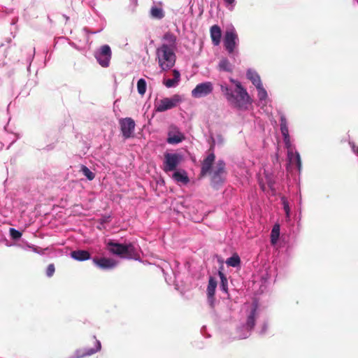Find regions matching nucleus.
<instances>
[{"label":"nucleus","instance_id":"obj_17","mask_svg":"<svg viewBox=\"0 0 358 358\" xmlns=\"http://www.w3.org/2000/svg\"><path fill=\"white\" fill-rule=\"evenodd\" d=\"M173 78L164 80L163 83L166 87H169V88L173 87L176 86L178 85V83H179L180 78V72L178 70L174 69L173 71Z\"/></svg>","mask_w":358,"mask_h":358},{"label":"nucleus","instance_id":"obj_30","mask_svg":"<svg viewBox=\"0 0 358 358\" xmlns=\"http://www.w3.org/2000/svg\"><path fill=\"white\" fill-rule=\"evenodd\" d=\"M255 310H253L252 311V313H250V315L248 316V320H247V327L250 329H253V327L255 325Z\"/></svg>","mask_w":358,"mask_h":358},{"label":"nucleus","instance_id":"obj_35","mask_svg":"<svg viewBox=\"0 0 358 358\" xmlns=\"http://www.w3.org/2000/svg\"><path fill=\"white\" fill-rule=\"evenodd\" d=\"M280 128L288 126L287 120L286 117H285V115L280 116Z\"/></svg>","mask_w":358,"mask_h":358},{"label":"nucleus","instance_id":"obj_21","mask_svg":"<svg viewBox=\"0 0 358 358\" xmlns=\"http://www.w3.org/2000/svg\"><path fill=\"white\" fill-rule=\"evenodd\" d=\"M217 287V281L214 278L210 277L208 280V285L207 287V295L209 299H213L215 293V289Z\"/></svg>","mask_w":358,"mask_h":358},{"label":"nucleus","instance_id":"obj_26","mask_svg":"<svg viewBox=\"0 0 358 358\" xmlns=\"http://www.w3.org/2000/svg\"><path fill=\"white\" fill-rule=\"evenodd\" d=\"M150 15L153 18L162 19L164 17V13L161 8L152 7L150 10Z\"/></svg>","mask_w":358,"mask_h":358},{"label":"nucleus","instance_id":"obj_6","mask_svg":"<svg viewBox=\"0 0 358 358\" xmlns=\"http://www.w3.org/2000/svg\"><path fill=\"white\" fill-rule=\"evenodd\" d=\"M225 162L218 160L212 171L211 180L214 185H220L223 182L226 176Z\"/></svg>","mask_w":358,"mask_h":358},{"label":"nucleus","instance_id":"obj_9","mask_svg":"<svg viewBox=\"0 0 358 358\" xmlns=\"http://www.w3.org/2000/svg\"><path fill=\"white\" fill-rule=\"evenodd\" d=\"M238 41V34L234 29L226 31L224 37V46L229 54L234 53Z\"/></svg>","mask_w":358,"mask_h":358},{"label":"nucleus","instance_id":"obj_2","mask_svg":"<svg viewBox=\"0 0 358 358\" xmlns=\"http://www.w3.org/2000/svg\"><path fill=\"white\" fill-rule=\"evenodd\" d=\"M158 64L162 71L171 69L176 63L174 50L166 45H162L156 50Z\"/></svg>","mask_w":358,"mask_h":358},{"label":"nucleus","instance_id":"obj_33","mask_svg":"<svg viewBox=\"0 0 358 358\" xmlns=\"http://www.w3.org/2000/svg\"><path fill=\"white\" fill-rule=\"evenodd\" d=\"M284 143L285 144L286 148L288 150H292L291 149V141H290V137L289 135L284 136H283Z\"/></svg>","mask_w":358,"mask_h":358},{"label":"nucleus","instance_id":"obj_14","mask_svg":"<svg viewBox=\"0 0 358 358\" xmlns=\"http://www.w3.org/2000/svg\"><path fill=\"white\" fill-rule=\"evenodd\" d=\"M210 38L214 45H218L220 43L222 31L220 27L217 25H213L210 29Z\"/></svg>","mask_w":358,"mask_h":358},{"label":"nucleus","instance_id":"obj_4","mask_svg":"<svg viewBox=\"0 0 358 358\" xmlns=\"http://www.w3.org/2000/svg\"><path fill=\"white\" fill-rule=\"evenodd\" d=\"M182 156L180 154L165 153L162 168L164 171L168 173L175 171L182 161Z\"/></svg>","mask_w":358,"mask_h":358},{"label":"nucleus","instance_id":"obj_3","mask_svg":"<svg viewBox=\"0 0 358 358\" xmlns=\"http://www.w3.org/2000/svg\"><path fill=\"white\" fill-rule=\"evenodd\" d=\"M107 247L110 252L121 258L136 259L138 257L137 252L134 245L131 243L121 244L109 241L107 244Z\"/></svg>","mask_w":358,"mask_h":358},{"label":"nucleus","instance_id":"obj_12","mask_svg":"<svg viewBox=\"0 0 358 358\" xmlns=\"http://www.w3.org/2000/svg\"><path fill=\"white\" fill-rule=\"evenodd\" d=\"M94 348H80L76 350L69 358H85V357L90 356L96 352L99 351L101 348V345L99 341H94Z\"/></svg>","mask_w":358,"mask_h":358},{"label":"nucleus","instance_id":"obj_27","mask_svg":"<svg viewBox=\"0 0 358 358\" xmlns=\"http://www.w3.org/2000/svg\"><path fill=\"white\" fill-rule=\"evenodd\" d=\"M218 275L221 280V283H220L221 289L222 291H224V292H227L228 282H227V279L226 276L224 275V274L223 273V272L221 270H219Z\"/></svg>","mask_w":358,"mask_h":358},{"label":"nucleus","instance_id":"obj_11","mask_svg":"<svg viewBox=\"0 0 358 358\" xmlns=\"http://www.w3.org/2000/svg\"><path fill=\"white\" fill-rule=\"evenodd\" d=\"M215 155L214 154V143L211 145L208 150L207 157L201 162V176H205L210 173L212 169V166L215 162Z\"/></svg>","mask_w":358,"mask_h":358},{"label":"nucleus","instance_id":"obj_18","mask_svg":"<svg viewBox=\"0 0 358 358\" xmlns=\"http://www.w3.org/2000/svg\"><path fill=\"white\" fill-rule=\"evenodd\" d=\"M163 39L166 41L165 43L162 45H166L169 48H172V49L175 50L176 47V36L171 32L168 31L165 33L163 36Z\"/></svg>","mask_w":358,"mask_h":358},{"label":"nucleus","instance_id":"obj_20","mask_svg":"<svg viewBox=\"0 0 358 358\" xmlns=\"http://www.w3.org/2000/svg\"><path fill=\"white\" fill-rule=\"evenodd\" d=\"M247 77L248 78L251 80L252 84L257 87L260 88L262 85L261 79L259 76L255 72L252 70H248L247 71Z\"/></svg>","mask_w":358,"mask_h":358},{"label":"nucleus","instance_id":"obj_28","mask_svg":"<svg viewBox=\"0 0 358 358\" xmlns=\"http://www.w3.org/2000/svg\"><path fill=\"white\" fill-rule=\"evenodd\" d=\"M137 90L138 94L144 95L146 92V82L144 79L141 78L137 83Z\"/></svg>","mask_w":358,"mask_h":358},{"label":"nucleus","instance_id":"obj_8","mask_svg":"<svg viewBox=\"0 0 358 358\" xmlns=\"http://www.w3.org/2000/svg\"><path fill=\"white\" fill-rule=\"evenodd\" d=\"M179 101L178 95H174L172 98H164L155 103V110L156 112H164L173 108L177 106Z\"/></svg>","mask_w":358,"mask_h":358},{"label":"nucleus","instance_id":"obj_23","mask_svg":"<svg viewBox=\"0 0 358 358\" xmlns=\"http://www.w3.org/2000/svg\"><path fill=\"white\" fill-rule=\"evenodd\" d=\"M218 69L220 71L226 72H231L233 70L232 65L227 58H222L218 64Z\"/></svg>","mask_w":358,"mask_h":358},{"label":"nucleus","instance_id":"obj_37","mask_svg":"<svg viewBox=\"0 0 358 358\" xmlns=\"http://www.w3.org/2000/svg\"><path fill=\"white\" fill-rule=\"evenodd\" d=\"M224 1L227 3L230 4V5H231L234 2V0H224Z\"/></svg>","mask_w":358,"mask_h":358},{"label":"nucleus","instance_id":"obj_10","mask_svg":"<svg viewBox=\"0 0 358 358\" xmlns=\"http://www.w3.org/2000/svg\"><path fill=\"white\" fill-rule=\"evenodd\" d=\"M213 90V85L211 82L199 83L192 90V96L194 98L203 97L211 94Z\"/></svg>","mask_w":358,"mask_h":358},{"label":"nucleus","instance_id":"obj_25","mask_svg":"<svg viewBox=\"0 0 358 358\" xmlns=\"http://www.w3.org/2000/svg\"><path fill=\"white\" fill-rule=\"evenodd\" d=\"M280 236V226L275 224L272 229L271 234V242L272 244H275Z\"/></svg>","mask_w":358,"mask_h":358},{"label":"nucleus","instance_id":"obj_5","mask_svg":"<svg viewBox=\"0 0 358 358\" xmlns=\"http://www.w3.org/2000/svg\"><path fill=\"white\" fill-rule=\"evenodd\" d=\"M119 124L124 138L128 139L134 136L136 123L131 117L120 119L119 120Z\"/></svg>","mask_w":358,"mask_h":358},{"label":"nucleus","instance_id":"obj_13","mask_svg":"<svg viewBox=\"0 0 358 358\" xmlns=\"http://www.w3.org/2000/svg\"><path fill=\"white\" fill-rule=\"evenodd\" d=\"M93 262L99 266L100 268L102 269H111L113 268L116 264L117 262L113 259L110 258H94Z\"/></svg>","mask_w":358,"mask_h":358},{"label":"nucleus","instance_id":"obj_39","mask_svg":"<svg viewBox=\"0 0 358 358\" xmlns=\"http://www.w3.org/2000/svg\"><path fill=\"white\" fill-rule=\"evenodd\" d=\"M353 150L358 155V147L353 146Z\"/></svg>","mask_w":358,"mask_h":358},{"label":"nucleus","instance_id":"obj_7","mask_svg":"<svg viewBox=\"0 0 358 358\" xmlns=\"http://www.w3.org/2000/svg\"><path fill=\"white\" fill-rule=\"evenodd\" d=\"M94 56L98 63L102 67H108L110 64V61L112 57L111 50L109 45H102L99 50L95 52Z\"/></svg>","mask_w":358,"mask_h":358},{"label":"nucleus","instance_id":"obj_19","mask_svg":"<svg viewBox=\"0 0 358 358\" xmlns=\"http://www.w3.org/2000/svg\"><path fill=\"white\" fill-rule=\"evenodd\" d=\"M287 157L290 163L296 164L299 171H300L301 169V161L299 153H294L292 150H288Z\"/></svg>","mask_w":358,"mask_h":358},{"label":"nucleus","instance_id":"obj_31","mask_svg":"<svg viewBox=\"0 0 358 358\" xmlns=\"http://www.w3.org/2000/svg\"><path fill=\"white\" fill-rule=\"evenodd\" d=\"M9 232L11 238L14 240H17L22 236V233L14 228H10Z\"/></svg>","mask_w":358,"mask_h":358},{"label":"nucleus","instance_id":"obj_29","mask_svg":"<svg viewBox=\"0 0 358 358\" xmlns=\"http://www.w3.org/2000/svg\"><path fill=\"white\" fill-rule=\"evenodd\" d=\"M81 171L83 174L90 180H92L95 175L94 173H92L87 166H82L81 167Z\"/></svg>","mask_w":358,"mask_h":358},{"label":"nucleus","instance_id":"obj_22","mask_svg":"<svg viewBox=\"0 0 358 358\" xmlns=\"http://www.w3.org/2000/svg\"><path fill=\"white\" fill-rule=\"evenodd\" d=\"M173 178L176 181V182H180L183 184H187L188 182H189V178L188 176H187V173L185 171H183L182 172H180V171H176L173 174Z\"/></svg>","mask_w":358,"mask_h":358},{"label":"nucleus","instance_id":"obj_36","mask_svg":"<svg viewBox=\"0 0 358 358\" xmlns=\"http://www.w3.org/2000/svg\"><path fill=\"white\" fill-rule=\"evenodd\" d=\"M280 131H281L282 136L289 135L288 126L284 127H281L280 128Z\"/></svg>","mask_w":358,"mask_h":358},{"label":"nucleus","instance_id":"obj_1","mask_svg":"<svg viewBox=\"0 0 358 358\" xmlns=\"http://www.w3.org/2000/svg\"><path fill=\"white\" fill-rule=\"evenodd\" d=\"M231 81L236 85V89L235 92L236 95L227 85L222 84L220 85L221 91L230 104L234 107L241 108L248 102L249 95L240 82L233 79Z\"/></svg>","mask_w":358,"mask_h":358},{"label":"nucleus","instance_id":"obj_38","mask_svg":"<svg viewBox=\"0 0 358 358\" xmlns=\"http://www.w3.org/2000/svg\"><path fill=\"white\" fill-rule=\"evenodd\" d=\"M284 208H285V210L286 213H288V212H289V207H288V206L287 204H285Z\"/></svg>","mask_w":358,"mask_h":358},{"label":"nucleus","instance_id":"obj_34","mask_svg":"<svg viewBox=\"0 0 358 358\" xmlns=\"http://www.w3.org/2000/svg\"><path fill=\"white\" fill-rule=\"evenodd\" d=\"M257 89L259 90V99H264L267 96V93H266V91L263 88V86L262 85V87L260 88H257Z\"/></svg>","mask_w":358,"mask_h":358},{"label":"nucleus","instance_id":"obj_15","mask_svg":"<svg viewBox=\"0 0 358 358\" xmlns=\"http://www.w3.org/2000/svg\"><path fill=\"white\" fill-rule=\"evenodd\" d=\"M185 139L184 135L176 130L175 132L169 131L168 134L167 142L169 144H177L182 142Z\"/></svg>","mask_w":358,"mask_h":358},{"label":"nucleus","instance_id":"obj_24","mask_svg":"<svg viewBox=\"0 0 358 358\" xmlns=\"http://www.w3.org/2000/svg\"><path fill=\"white\" fill-rule=\"evenodd\" d=\"M226 264L229 266L237 267L241 264V259L239 256L235 253L227 259Z\"/></svg>","mask_w":358,"mask_h":358},{"label":"nucleus","instance_id":"obj_16","mask_svg":"<svg viewBox=\"0 0 358 358\" xmlns=\"http://www.w3.org/2000/svg\"><path fill=\"white\" fill-rule=\"evenodd\" d=\"M71 256L78 261H85L90 259V253L87 250H78L71 252Z\"/></svg>","mask_w":358,"mask_h":358},{"label":"nucleus","instance_id":"obj_32","mask_svg":"<svg viewBox=\"0 0 358 358\" xmlns=\"http://www.w3.org/2000/svg\"><path fill=\"white\" fill-rule=\"evenodd\" d=\"M55 271V265L53 264H50L48 266L47 270H46V275L48 277L50 278L54 275V273Z\"/></svg>","mask_w":358,"mask_h":358}]
</instances>
